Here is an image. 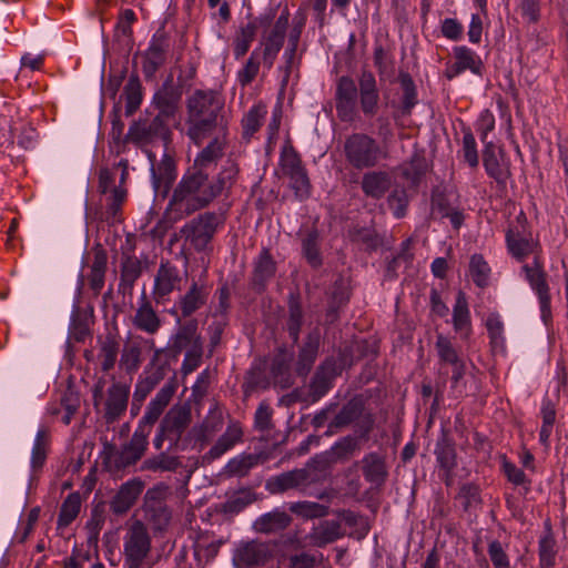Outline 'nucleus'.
I'll use <instances>...</instances> for the list:
<instances>
[{
	"mask_svg": "<svg viewBox=\"0 0 568 568\" xmlns=\"http://www.w3.org/2000/svg\"><path fill=\"white\" fill-rule=\"evenodd\" d=\"M237 174L239 168L233 162H227L215 176L190 166L173 189L166 214L171 220L179 221L206 207L217 196L230 193Z\"/></svg>",
	"mask_w": 568,
	"mask_h": 568,
	"instance_id": "1",
	"label": "nucleus"
},
{
	"mask_svg": "<svg viewBox=\"0 0 568 568\" xmlns=\"http://www.w3.org/2000/svg\"><path fill=\"white\" fill-rule=\"evenodd\" d=\"M335 106L337 118L342 122L352 123L357 118V102L363 114L372 119L377 114L379 91L375 75L368 70H362L358 77V88L348 75H342L336 82Z\"/></svg>",
	"mask_w": 568,
	"mask_h": 568,
	"instance_id": "2",
	"label": "nucleus"
},
{
	"mask_svg": "<svg viewBox=\"0 0 568 568\" xmlns=\"http://www.w3.org/2000/svg\"><path fill=\"white\" fill-rule=\"evenodd\" d=\"M223 101L213 91L196 90L187 100V135L200 145L222 123Z\"/></svg>",
	"mask_w": 568,
	"mask_h": 568,
	"instance_id": "3",
	"label": "nucleus"
},
{
	"mask_svg": "<svg viewBox=\"0 0 568 568\" xmlns=\"http://www.w3.org/2000/svg\"><path fill=\"white\" fill-rule=\"evenodd\" d=\"M344 155L346 162L356 170L373 169L387 158V152L375 138L357 132L345 139Z\"/></svg>",
	"mask_w": 568,
	"mask_h": 568,
	"instance_id": "4",
	"label": "nucleus"
},
{
	"mask_svg": "<svg viewBox=\"0 0 568 568\" xmlns=\"http://www.w3.org/2000/svg\"><path fill=\"white\" fill-rule=\"evenodd\" d=\"M170 496V487L160 483L149 488L143 497V519L145 526L150 527L153 534L162 535L166 532L172 523V509L166 504Z\"/></svg>",
	"mask_w": 568,
	"mask_h": 568,
	"instance_id": "5",
	"label": "nucleus"
},
{
	"mask_svg": "<svg viewBox=\"0 0 568 568\" xmlns=\"http://www.w3.org/2000/svg\"><path fill=\"white\" fill-rule=\"evenodd\" d=\"M151 548L152 539L145 524L140 519L126 524L122 538L124 567L143 568Z\"/></svg>",
	"mask_w": 568,
	"mask_h": 568,
	"instance_id": "6",
	"label": "nucleus"
},
{
	"mask_svg": "<svg viewBox=\"0 0 568 568\" xmlns=\"http://www.w3.org/2000/svg\"><path fill=\"white\" fill-rule=\"evenodd\" d=\"M225 222L223 214L216 212H204L189 222L180 230L181 236L196 252L212 250L211 242L219 227Z\"/></svg>",
	"mask_w": 568,
	"mask_h": 568,
	"instance_id": "7",
	"label": "nucleus"
},
{
	"mask_svg": "<svg viewBox=\"0 0 568 568\" xmlns=\"http://www.w3.org/2000/svg\"><path fill=\"white\" fill-rule=\"evenodd\" d=\"M149 435L148 432L136 427L130 440L121 449H116L113 445H106L103 463L115 470L135 465L148 449Z\"/></svg>",
	"mask_w": 568,
	"mask_h": 568,
	"instance_id": "8",
	"label": "nucleus"
},
{
	"mask_svg": "<svg viewBox=\"0 0 568 568\" xmlns=\"http://www.w3.org/2000/svg\"><path fill=\"white\" fill-rule=\"evenodd\" d=\"M170 123L155 115L152 120L139 119L134 121L125 135V141L132 142L138 146H146L161 140L168 149L171 142Z\"/></svg>",
	"mask_w": 568,
	"mask_h": 568,
	"instance_id": "9",
	"label": "nucleus"
},
{
	"mask_svg": "<svg viewBox=\"0 0 568 568\" xmlns=\"http://www.w3.org/2000/svg\"><path fill=\"white\" fill-rule=\"evenodd\" d=\"M345 367V357L341 354L337 357H327L316 368L308 385V399L311 403L318 402L333 387L334 381Z\"/></svg>",
	"mask_w": 568,
	"mask_h": 568,
	"instance_id": "10",
	"label": "nucleus"
},
{
	"mask_svg": "<svg viewBox=\"0 0 568 568\" xmlns=\"http://www.w3.org/2000/svg\"><path fill=\"white\" fill-rule=\"evenodd\" d=\"M317 481V475L310 468H296L272 476L265 481V490L271 495H281L295 489L305 493Z\"/></svg>",
	"mask_w": 568,
	"mask_h": 568,
	"instance_id": "11",
	"label": "nucleus"
},
{
	"mask_svg": "<svg viewBox=\"0 0 568 568\" xmlns=\"http://www.w3.org/2000/svg\"><path fill=\"white\" fill-rule=\"evenodd\" d=\"M274 547L270 541H246L236 549L234 560L246 568L261 567L273 557Z\"/></svg>",
	"mask_w": 568,
	"mask_h": 568,
	"instance_id": "12",
	"label": "nucleus"
},
{
	"mask_svg": "<svg viewBox=\"0 0 568 568\" xmlns=\"http://www.w3.org/2000/svg\"><path fill=\"white\" fill-rule=\"evenodd\" d=\"M163 349H156L150 364L145 367L143 374L139 377L133 393V404L142 403L148 395L162 382L169 369L168 363L156 365L160 353Z\"/></svg>",
	"mask_w": 568,
	"mask_h": 568,
	"instance_id": "13",
	"label": "nucleus"
},
{
	"mask_svg": "<svg viewBox=\"0 0 568 568\" xmlns=\"http://www.w3.org/2000/svg\"><path fill=\"white\" fill-rule=\"evenodd\" d=\"M182 91L174 85L171 79L164 81L162 87L153 95V105L158 110V116L170 123L179 111Z\"/></svg>",
	"mask_w": 568,
	"mask_h": 568,
	"instance_id": "14",
	"label": "nucleus"
},
{
	"mask_svg": "<svg viewBox=\"0 0 568 568\" xmlns=\"http://www.w3.org/2000/svg\"><path fill=\"white\" fill-rule=\"evenodd\" d=\"M178 384L175 377L168 381L162 388L156 393L155 397L149 403L146 410L139 422L138 428L151 433L153 425L158 422L164 409L170 404Z\"/></svg>",
	"mask_w": 568,
	"mask_h": 568,
	"instance_id": "15",
	"label": "nucleus"
},
{
	"mask_svg": "<svg viewBox=\"0 0 568 568\" xmlns=\"http://www.w3.org/2000/svg\"><path fill=\"white\" fill-rule=\"evenodd\" d=\"M494 124H489L481 133V141L485 143L483 151V163L489 176L494 178L497 182L503 183L509 176V168L504 159L503 152L497 148L493 141H488V131L491 130Z\"/></svg>",
	"mask_w": 568,
	"mask_h": 568,
	"instance_id": "16",
	"label": "nucleus"
},
{
	"mask_svg": "<svg viewBox=\"0 0 568 568\" xmlns=\"http://www.w3.org/2000/svg\"><path fill=\"white\" fill-rule=\"evenodd\" d=\"M287 27L288 11L285 10L281 13L272 30L262 41V45L264 47L262 54L263 63L268 70L273 67L277 53L284 44Z\"/></svg>",
	"mask_w": 568,
	"mask_h": 568,
	"instance_id": "17",
	"label": "nucleus"
},
{
	"mask_svg": "<svg viewBox=\"0 0 568 568\" xmlns=\"http://www.w3.org/2000/svg\"><path fill=\"white\" fill-rule=\"evenodd\" d=\"M130 386L115 382L109 389L104 403V419L106 424L116 422L126 410Z\"/></svg>",
	"mask_w": 568,
	"mask_h": 568,
	"instance_id": "18",
	"label": "nucleus"
},
{
	"mask_svg": "<svg viewBox=\"0 0 568 568\" xmlns=\"http://www.w3.org/2000/svg\"><path fill=\"white\" fill-rule=\"evenodd\" d=\"M144 488L142 480L134 478L122 484L110 501V509L115 515L126 514L135 504Z\"/></svg>",
	"mask_w": 568,
	"mask_h": 568,
	"instance_id": "19",
	"label": "nucleus"
},
{
	"mask_svg": "<svg viewBox=\"0 0 568 568\" xmlns=\"http://www.w3.org/2000/svg\"><path fill=\"white\" fill-rule=\"evenodd\" d=\"M176 179V165L174 159L164 153L160 163L152 166V185L158 195L165 197Z\"/></svg>",
	"mask_w": 568,
	"mask_h": 568,
	"instance_id": "20",
	"label": "nucleus"
},
{
	"mask_svg": "<svg viewBox=\"0 0 568 568\" xmlns=\"http://www.w3.org/2000/svg\"><path fill=\"white\" fill-rule=\"evenodd\" d=\"M276 273V262L273 260L270 250L264 247L253 263L251 285L257 293H262L266 284Z\"/></svg>",
	"mask_w": 568,
	"mask_h": 568,
	"instance_id": "21",
	"label": "nucleus"
},
{
	"mask_svg": "<svg viewBox=\"0 0 568 568\" xmlns=\"http://www.w3.org/2000/svg\"><path fill=\"white\" fill-rule=\"evenodd\" d=\"M364 409L365 405L362 397L355 396L351 398L335 414L334 418L329 422L328 429L325 434L331 435L336 429H342L349 426L363 416Z\"/></svg>",
	"mask_w": 568,
	"mask_h": 568,
	"instance_id": "22",
	"label": "nucleus"
},
{
	"mask_svg": "<svg viewBox=\"0 0 568 568\" xmlns=\"http://www.w3.org/2000/svg\"><path fill=\"white\" fill-rule=\"evenodd\" d=\"M321 343V334L318 328L313 329L306 336V339L298 352V357L296 362V373L300 376H306L318 355V348Z\"/></svg>",
	"mask_w": 568,
	"mask_h": 568,
	"instance_id": "23",
	"label": "nucleus"
},
{
	"mask_svg": "<svg viewBox=\"0 0 568 568\" xmlns=\"http://www.w3.org/2000/svg\"><path fill=\"white\" fill-rule=\"evenodd\" d=\"M202 341L197 334V321L192 318L182 324L176 333L171 337L169 352L173 357H178L184 349H189L196 341Z\"/></svg>",
	"mask_w": 568,
	"mask_h": 568,
	"instance_id": "24",
	"label": "nucleus"
},
{
	"mask_svg": "<svg viewBox=\"0 0 568 568\" xmlns=\"http://www.w3.org/2000/svg\"><path fill=\"white\" fill-rule=\"evenodd\" d=\"M392 183V176L388 172L369 171L364 173L361 187L367 197L379 200L389 191Z\"/></svg>",
	"mask_w": 568,
	"mask_h": 568,
	"instance_id": "25",
	"label": "nucleus"
},
{
	"mask_svg": "<svg viewBox=\"0 0 568 568\" xmlns=\"http://www.w3.org/2000/svg\"><path fill=\"white\" fill-rule=\"evenodd\" d=\"M432 210L442 219L448 217L456 230L462 226L465 219L464 213L452 204L449 196L439 187L432 193Z\"/></svg>",
	"mask_w": 568,
	"mask_h": 568,
	"instance_id": "26",
	"label": "nucleus"
},
{
	"mask_svg": "<svg viewBox=\"0 0 568 568\" xmlns=\"http://www.w3.org/2000/svg\"><path fill=\"white\" fill-rule=\"evenodd\" d=\"M181 282L179 270L169 262L161 263L154 281V297L159 302L175 290Z\"/></svg>",
	"mask_w": 568,
	"mask_h": 568,
	"instance_id": "27",
	"label": "nucleus"
},
{
	"mask_svg": "<svg viewBox=\"0 0 568 568\" xmlns=\"http://www.w3.org/2000/svg\"><path fill=\"white\" fill-rule=\"evenodd\" d=\"M292 359L293 354L285 347L278 348L277 353L273 357L271 374L274 379V384L280 386L282 389L290 388L294 383L291 374Z\"/></svg>",
	"mask_w": 568,
	"mask_h": 568,
	"instance_id": "28",
	"label": "nucleus"
},
{
	"mask_svg": "<svg viewBox=\"0 0 568 568\" xmlns=\"http://www.w3.org/2000/svg\"><path fill=\"white\" fill-rule=\"evenodd\" d=\"M242 436L243 432L241 426L236 423L230 424L216 443L203 456V463L210 464L220 458L224 453L233 448L236 443L241 442Z\"/></svg>",
	"mask_w": 568,
	"mask_h": 568,
	"instance_id": "29",
	"label": "nucleus"
},
{
	"mask_svg": "<svg viewBox=\"0 0 568 568\" xmlns=\"http://www.w3.org/2000/svg\"><path fill=\"white\" fill-rule=\"evenodd\" d=\"M191 422V409L186 406L172 407L161 420L162 426L173 435V443L178 445L182 434Z\"/></svg>",
	"mask_w": 568,
	"mask_h": 568,
	"instance_id": "30",
	"label": "nucleus"
},
{
	"mask_svg": "<svg viewBox=\"0 0 568 568\" xmlns=\"http://www.w3.org/2000/svg\"><path fill=\"white\" fill-rule=\"evenodd\" d=\"M345 531L337 520H322L313 527L310 532V540L316 547H325L344 537Z\"/></svg>",
	"mask_w": 568,
	"mask_h": 568,
	"instance_id": "31",
	"label": "nucleus"
},
{
	"mask_svg": "<svg viewBox=\"0 0 568 568\" xmlns=\"http://www.w3.org/2000/svg\"><path fill=\"white\" fill-rule=\"evenodd\" d=\"M291 523L292 517L286 511L274 509L261 515L253 523V529L260 534H276L286 529Z\"/></svg>",
	"mask_w": 568,
	"mask_h": 568,
	"instance_id": "32",
	"label": "nucleus"
},
{
	"mask_svg": "<svg viewBox=\"0 0 568 568\" xmlns=\"http://www.w3.org/2000/svg\"><path fill=\"white\" fill-rule=\"evenodd\" d=\"M559 547L552 535L549 520L545 521V530L539 537L538 555L540 568H554L557 562Z\"/></svg>",
	"mask_w": 568,
	"mask_h": 568,
	"instance_id": "33",
	"label": "nucleus"
},
{
	"mask_svg": "<svg viewBox=\"0 0 568 568\" xmlns=\"http://www.w3.org/2000/svg\"><path fill=\"white\" fill-rule=\"evenodd\" d=\"M268 385L270 379L266 374L265 361H255L246 372L242 384L244 398H248L257 389H266Z\"/></svg>",
	"mask_w": 568,
	"mask_h": 568,
	"instance_id": "34",
	"label": "nucleus"
},
{
	"mask_svg": "<svg viewBox=\"0 0 568 568\" xmlns=\"http://www.w3.org/2000/svg\"><path fill=\"white\" fill-rule=\"evenodd\" d=\"M132 322L138 329L151 335L155 334L161 327L160 317L144 296L135 311Z\"/></svg>",
	"mask_w": 568,
	"mask_h": 568,
	"instance_id": "35",
	"label": "nucleus"
},
{
	"mask_svg": "<svg viewBox=\"0 0 568 568\" xmlns=\"http://www.w3.org/2000/svg\"><path fill=\"white\" fill-rule=\"evenodd\" d=\"M302 255L313 268L323 264L321 252V235L316 227L307 230L301 240Z\"/></svg>",
	"mask_w": 568,
	"mask_h": 568,
	"instance_id": "36",
	"label": "nucleus"
},
{
	"mask_svg": "<svg viewBox=\"0 0 568 568\" xmlns=\"http://www.w3.org/2000/svg\"><path fill=\"white\" fill-rule=\"evenodd\" d=\"M434 453L439 468L443 469L446 475H449V473L456 467L457 463L455 443L447 432H442L440 437L437 439Z\"/></svg>",
	"mask_w": 568,
	"mask_h": 568,
	"instance_id": "37",
	"label": "nucleus"
},
{
	"mask_svg": "<svg viewBox=\"0 0 568 568\" xmlns=\"http://www.w3.org/2000/svg\"><path fill=\"white\" fill-rule=\"evenodd\" d=\"M359 449L358 439L347 435L337 440L329 450L321 457L325 464L348 460Z\"/></svg>",
	"mask_w": 568,
	"mask_h": 568,
	"instance_id": "38",
	"label": "nucleus"
},
{
	"mask_svg": "<svg viewBox=\"0 0 568 568\" xmlns=\"http://www.w3.org/2000/svg\"><path fill=\"white\" fill-rule=\"evenodd\" d=\"M142 274V263L134 255H124L121 262V275L119 291L123 294L131 293L134 283Z\"/></svg>",
	"mask_w": 568,
	"mask_h": 568,
	"instance_id": "39",
	"label": "nucleus"
},
{
	"mask_svg": "<svg viewBox=\"0 0 568 568\" xmlns=\"http://www.w3.org/2000/svg\"><path fill=\"white\" fill-rule=\"evenodd\" d=\"M106 264L108 254L105 250L98 245L94 248L93 263L91 265V271L89 274V286L95 296H98L101 293L104 286Z\"/></svg>",
	"mask_w": 568,
	"mask_h": 568,
	"instance_id": "40",
	"label": "nucleus"
},
{
	"mask_svg": "<svg viewBox=\"0 0 568 568\" xmlns=\"http://www.w3.org/2000/svg\"><path fill=\"white\" fill-rule=\"evenodd\" d=\"M207 294L205 286H200L193 282L189 291L179 301L181 315L189 317L200 310L206 303Z\"/></svg>",
	"mask_w": 568,
	"mask_h": 568,
	"instance_id": "41",
	"label": "nucleus"
},
{
	"mask_svg": "<svg viewBox=\"0 0 568 568\" xmlns=\"http://www.w3.org/2000/svg\"><path fill=\"white\" fill-rule=\"evenodd\" d=\"M453 325L454 329L467 338L471 332L470 314L468 310V302L464 292L459 291L456 296V303L453 308Z\"/></svg>",
	"mask_w": 568,
	"mask_h": 568,
	"instance_id": "42",
	"label": "nucleus"
},
{
	"mask_svg": "<svg viewBox=\"0 0 568 568\" xmlns=\"http://www.w3.org/2000/svg\"><path fill=\"white\" fill-rule=\"evenodd\" d=\"M166 41L163 37H153L152 42L145 53L143 62V72L152 75L165 61Z\"/></svg>",
	"mask_w": 568,
	"mask_h": 568,
	"instance_id": "43",
	"label": "nucleus"
},
{
	"mask_svg": "<svg viewBox=\"0 0 568 568\" xmlns=\"http://www.w3.org/2000/svg\"><path fill=\"white\" fill-rule=\"evenodd\" d=\"M363 475L365 479L375 485L386 480L387 469L384 458L377 453H371L363 458Z\"/></svg>",
	"mask_w": 568,
	"mask_h": 568,
	"instance_id": "44",
	"label": "nucleus"
},
{
	"mask_svg": "<svg viewBox=\"0 0 568 568\" xmlns=\"http://www.w3.org/2000/svg\"><path fill=\"white\" fill-rule=\"evenodd\" d=\"M182 466L178 456L169 455L166 452H161L158 455L144 459L141 464V470L152 473L175 471Z\"/></svg>",
	"mask_w": 568,
	"mask_h": 568,
	"instance_id": "45",
	"label": "nucleus"
},
{
	"mask_svg": "<svg viewBox=\"0 0 568 568\" xmlns=\"http://www.w3.org/2000/svg\"><path fill=\"white\" fill-rule=\"evenodd\" d=\"M99 344L100 348L98 358L101 364V369L102 372L108 373L114 367L116 363L120 344L115 336L112 334H108L103 339H100Z\"/></svg>",
	"mask_w": 568,
	"mask_h": 568,
	"instance_id": "46",
	"label": "nucleus"
},
{
	"mask_svg": "<svg viewBox=\"0 0 568 568\" xmlns=\"http://www.w3.org/2000/svg\"><path fill=\"white\" fill-rule=\"evenodd\" d=\"M142 364V347L138 342L124 344L121 351L119 366L126 374L132 375L138 372Z\"/></svg>",
	"mask_w": 568,
	"mask_h": 568,
	"instance_id": "47",
	"label": "nucleus"
},
{
	"mask_svg": "<svg viewBox=\"0 0 568 568\" xmlns=\"http://www.w3.org/2000/svg\"><path fill=\"white\" fill-rule=\"evenodd\" d=\"M222 155L223 143L215 138L197 154L192 166L211 173L213 164Z\"/></svg>",
	"mask_w": 568,
	"mask_h": 568,
	"instance_id": "48",
	"label": "nucleus"
},
{
	"mask_svg": "<svg viewBox=\"0 0 568 568\" xmlns=\"http://www.w3.org/2000/svg\"><path fill=\"white\" fill-rule=\"evenodd\" d=\"M535 291L538 295L540 320L548 327L551 323V308H550V296L548 294V287L544 281L542 274L539 273L537 264L535 263Z\"/></svg>",
	"mask_w": 568,
	"mask_h": 568,
	"instance_id": "49",
	"label": "nucleus"
},
{
	"mask_svg": "<svg viewBox=\"0 0 568 568\" xmlns=\"http://www.w3.org/2000/svg\"><path fill=\"white\" fill-rule=\"evenodd\" d=\"M349 239L368 252L376 251L383 244V239L372 227H354L349 231Z\"/></svg>",
	"mask_w": 568,
	"mask_h": 568,
	"instance_id": "50",
	"label": "nucleus"
},
{
	"mask_svg": "<svg viewBox=\"0 0 568 568\" xmlns=\"http://www.w3.org/2000/svg\"><path fill=\"white\" fill-rule=\"evenodd\" d=\"M125 115L131 116L142 102V87L138 74H132L124 87Z\"/></svg>",
	"mask_w": 568,
	"mask_h": 568,
	"instance_id": "51",
	"label": "nucleus"
},
{
	"mask_svg": "<svg viewBox=\"0 0 568 568\" xmlns=\"http://www.w3.org/2000/svg\"><path fill=\"white\" fill-rule=\"evenodd\" d=\"M50 434L47 428H40L37 432L32 455H31V468L37 471L42 468L47 459V450L49 446Z\"/></svg>",
	"mask_w": 568,
	"mask_h": 568,
	"instance_id": "52",
	"label": "nucleus"
},
{
	"mask_svg": "<svg viewBox=\"0 0 568 568\" xmlns=\"http://www.w3.org/2000/svg\"><path fill=\"white\" fill-rule=\"evenodd\" d=\"M81 508V497L79 493L70 494L61 505L58 516V527L69 526L79 515Z\"/></svg>",
	"mask_w": 568,
	"mask_h": 568,
	"instance_id": "53",
	"label": "nucleus"
},
{
	"mask_svg": "<svg viewBox=\"0 0 568 568\" xmlns=\"http://www.w3.org/2000/svg\"><path fill=\"white\" fill-rule=\"evenodd\" d=\"M260 460L258 454H242L229 460L226 470L233 476L244 477Z\"/></svg>",
	"mask_w": 568,
	"mask_h": 568,
	"instance_id": "54",
	"label": "nucleus"
},
{
	"mask_svg": "<svg viewBox=\"0 0 568 568\" xmlns=\"http://www.w3.org/2000/svg\"><path fill=\"white\" fill-rule=\"evenodd\" d=\"M290 511L305 519L323 518L328 515L329 507L314 501H296L290 504Z\"/></svg>",
	"mask_w": 568,
	"mask_h": 568,
	"instance_id": "55",
	"label": "nucleus"
},
{
	"mask_svg": "<svg viewBox=\"0 0 568 568\" xmlns=\"http://www.w3.org/2000/svg\"><path fill=\"white\" fill-rule=\"evenodd\" d=\"M454 58L464 70H470L474 74H483V62L480 58L465 45L454 48Z\"/></svg>",
	"mask_w": 568,
	"mask_h": 568,
	"instance_id": "56",
	"label": "nucleus"
},
{
	"mask_svg": "<svg viewBox=\"0 0 568 568\" xmlns=\"http://www.w3.org/2000/svg\"><path fill=\"white\" fill-rule=\"evenodd\" d=\"M469 274L478 287H486L489 284L490 267L480 254H474L469 261Z\"/></svg>",
	"mask_w": 568,
	"mask_h": 568,
	"instance_id": "57",
	"label": "nucleus"
},
{
	"mask_svg": "<svg viewBox=\"0 0 568 568\" xmlns=\"http://www.w3.org/2000/svg\"><path fill=\"white\" fill-rule=\"evenodd\" d=\"M398 79L403 89L402 112L403 114H410L412 109L417 103L416 85L407 72L402 71Z\"/></svg>",
	"mask_w": 568,
	"mask_h": 568,
	"instance_id": "58",
	"label": "nucleus"
},
{
	"mask_svg": "<svg viewBox=\"0 0 568 568\" xmlns=\"http://www.w3.org/2000/svg\"><path fill=\"white\" fill-rule=\"evenodd\" d=\"M266 114L265 105L257 104L252 106L242 120L243 136L250 139L262 125Z\"/></svg>",
	"mask_w": 568,
	"mask_h": 568,
	"instance_id": "59",
	"label": "nucleus"
},
{
	"mask_svg": "<svg viewBox=\"0 0 568 568\" xmlns=\"http://www.w3.org/2000/svg\"><path fill=\"white\" fill-rule=\"evenodd\" d=\"M435 346L440 362L448 364L452 367H455L465 362L458 355L456 348L454 347L449 338L444 336L443 334L437 335Z\"/></svg>",
	"mask_w": 568,
	"mask_h": 568,
	"instance_id": "60",
	"label": "nucleus"
},
{
	"mask_svg": "<svg viewBox=\"0 0 568 568\" xmlns=\"http://www.w3.org/2000/svg\"><path fill=\"white\" fill-rule=\"evenodd\" d=\"M303 325V310L301 304L291 300L288 303V317L286 321V329L294 344L298 343L300 332Z\"/></svg>",
	"mask_w": 568,
	"mask_h": 568,
	"instance_id": "61",
	"label": "nucleus"
},
{
	"mask_svg": "<svg viewBox=\"0 0 568 568\" xmlns=\"http://www.w3.org/2000/svg\"><path fill=\"white\" fill-rule=\"evenodd\" d=\"M540 410L542 426L539 433V440L541 444L547 445L556 419V406L550 399L545 398Z\"/></svg>",
	"mask_w": 568,
	"mask_h": 568,
	"instance_id": "62",
	"label": "nucleus"
},
{
	"mask_svg": "<svg viewBox=\"0 0 568 568\" xmlns=\"http://www.w3.org/2000/svg\"><path fill=\"white\" fill-rule=\"evenodd\" d=\"M280 164L283 174L286 176L300 173L305 170L302 160L296 150L290 145L283 149L281 153Z\"/></svg>",
	"mask_w": 568,
	"mask_h": 568,
	"instance_id": "63",
	"label": "nucleus"
},
{
	"mask_svg": "<svg viewBox=\"0 0 568 568\" xmlns=\"http://www.w3.org/2000/svg\"><path fill=\"white\" fill-rule=\"evenodd\" d=\"M506 240L509 252L518 261H521L530 253L531 247L529 241L523 237L519 232H515L510 229L507 232Z\"/></svg>",
	"mask_w": 568,
	"mask_h": 568,
	"instance_id": "64",
	"label": "nucleus"
}]
</instances>
